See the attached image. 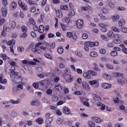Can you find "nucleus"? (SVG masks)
<instances>
[{"label":"nucleus","mask_w":127,"mask_h":127,"mask_svg":"<svg viewBox=\"0 0 127 127\" xmlns=\"http://www.w3.org/2000/svg\"><path fill=\"white\" fill-rule=\"evenodd\" d=\"M10 70L11 73L12 74L13 76L10 74V77L12 79V81L14 83H21L22 82V77L20 75H18V72H15L14 69Z\"/></svg>","instance_id":"obj_1"},{"label":"nucleus","mask_w":127,"mask_h":127,"mask_svg":"<svg viewBox=\"0 0 127 127\" xmlns=\"http://www.w3.org/2000/svg\"><path fill=\"white\" fill-rule=\"evenodd\" d=\"M20 102H21L20 99H17L16 101L11 99L9 101H3L2 105L4 106L6 109H8V108H12L13 107L11 104H13V105H18Z\"/></svg>","instance_id":"obj_2"},{"label":"nucleus","mask_w":127,"mask_h":127,"mask_svg":"<svg viewBox=\"0 0 127 127\" xmlns=\"http://www.w3.org/2000/svg\"><path fill=\"white\" fill-rule=\"evenodd\" d=\"M42 45V42L36 43L35 45V48L32 49L33 52H36L38 54H42L43 52L40 50V47Z\"/></svg>","instance_id":"obj_3"},{"label":"nucleus","mask_w":127,"mask_h":127,"mask_svg":"<svg viewBox=\"0 0 127 127\" xmlns=\"http://www.w3.org/2000/svg\"><path fill=\"white\" fill-rule=\"evenodd\" d=\"M64 77L65 79H68L70 82L73 81V77L71 76V71L69 68H65L64 70Z\"/></svg>","instance_id":"obj_4"},{"label":"nucleus","mask_w":127,"mask_h":127,"mask_svg":"<svg viewBox=\"0 0 127 127\" xmlns=\"http://www.w3.org/2000/svg\"><path fill=\"white\" fill-rule=\"evenodd\" d=\"M126 77L124 76V73H122V76L118 77L117 82L119 85H124L126 84Z\"/></svg>","instance_id":"obj_5"},{"label":"nucleus","mask_w":127,"mask_h":127,"mask_svg":"<svg viewBox=\"0 0 127 127\" xmlns=\"http://www.w3.org/2000/svg\"><path fill=\"white\" fill-rule=\"evenodd\" d=\"M114 43L120 44L122 42V35L120 34H115L114 36Z\"/></svg>","instance_id":"obj_6"},{"label":"nucleus","mask_w":127,"mask_h":127,"mask_svg":"<svg viewBox=\"0 0 127 127\" xmlns=\"http://www.w3.org/2000/svg\"><path fill=\"white\" fill-rule=\"evenodd\" d=\"M76 25L78 29H81V28H83L84 22L82 20L78 19L76 22Z\"/></svg>","instance_id":"obj_7"},{"label":"nucleus","mask_w":127,"mask_h":127,"mask_svg":"<svg viewBox=\"0 0 127 127\" xmlns=\"http://www.w3.org/2000/svg\"><path fill=\"white\" fill-rule=\"evenodd\" d=\"M40 49L42 52V51L43 52H48V51H49V52H52V50H51V49H49V46H47L46 47L41 46L40 47Z\"/></svg>","instance_id":"obj_8"},{"label":"nucleus","mask_w":127,"mask_h":127,"mask_svg":"<svg viewBox=\"0 0 127 127\" xmlns=\"http://www.w3.org/2000/svg\"><path fill=\"white\" fill-rule=\"evenodd\" d=\"M63 112L64 114H65V115H71V116L72 115V114L71 113V110H70V109L67 107H64L63 108Z\"/></svg>","instance_id":"obj_9"},{"label":"nucleus","mask_w":127,"mask_h":127,"mask_svg":"<svg viewBox=\"0 0 127 127\" xmlns=\"http://www.w3.org/2000/svg\"><path fill=\"white\" fill-rule=\"evenodd\" d=\"M1 13L3 17H6L7 15V8L6 7H2L1 8Z\"/></svg>","instance_id":"obj_10"},{"label":"nucleus","mask_w":127,"mask_h":127,"mask_svg":"<svg viewBox=\"0 0 127 127\" xmlns=\"http://www.w3.org/2000/svg\"><path fill=\"white\" fill-rule=\"evenodd\" d=\"M82 87L84 90H86L87 91H90V85H89V83L86 81L82 82Z\"/></svg>","instance_id":"obj_11"},{"label":"nucleus","mask_w":127,"mask_h":127,"mask_svg":"<svg viewBox=\"0 0 127 127\" xmlns=\"http://www.w3.org/2000/svg\"><path fill=\"white\" fill-rule=\"evenodd\" d=\"M17 7V3L15 1H12L10 4V8L12 10H15Z\"/></svg>","instance_id":"obj_12"},{"label":"nucleus","mask_w":127,"mask_h":127,"mask_svg":"<svg viewBox=\"0 0 127 127\" xmlns=\"http://www.w3.org/2000/svg\"><path fill=\"white\" fill-rule=\"evenodd\" d=\"M92 121L95 122V123H97V124H101L103 122V120L101 119V118L97 117H91Z\"/></svg>","instance_id":"obj_13"},{"label":"nucleus","mask_w":127,"mask_h":127,"mask_svg":"<svg viewBox=\"0 0 127 127\" xmlns=\"http://www.w3.org/2000/svg\"><path fill=\"white\" fill-rule=\"evenodd\" d=\"M101 87L103 89H111L112 88V84L108 83H102Z\"/></svg>","instance_id":"obj_14"},{"label":"nucleus","mask_w":127,"mask_h":127,"mask_svg":"<svg viewBox=\"0 0 127 127\" xmlns=\"http://www.w3.org/2000/svg\"><path fill=\"white\" fill-rule=\"evenodd\" d=\"M52 121H53V118L52 117L47 119L46 121V127H50V125L51 123H52Z\"/></svg>","instance_id":"obj_15"},{"label":"nucleus","mask_w":127,"mask_h":127,"mask_svg":"<svg viewBox=\"0 0 127 127\" xmlns=\"http://www.w3.org/2000/svg\"><path fill=\"white\" fill-rule=\"evenodd\" d=\"M32 106H40V102L38 100H34L31 102Z\"/></svg>","instance_id":"obj_16"},{"label":"nucleus","mask_w":127,"mask_h":127,"mask_svg":"<svg viewBox=\"0 0 127 127\" xmlns=\"http://www.w3.org/2000/svg\"><path fill=\"white\" fill-rule=\"evenodd\" d=\"M101 11L102 13H104V14H108V13H110V10L108 7H102Z\"/></svg>","instance_id":"obj_17"},{"label":"nucleus","mask_w":127,"mask_h":127,"mask_svg":"<svg viewBox=\"0 0 127 127\" xmlns=\"http://www.w3.org/2000/svg\"><path fill=\"white\" fill-rule=\"evenodd\" d=\"M119 47H121V48H122V51L124 53H125V54H127V48H126L124 44H121L119 45Z\"/></svg>","instance_id":"obj_18"},{"label":"nucleus","mask_w":127,"mask_h":127,"mask_svg":"<svg viewBox=\"0 0 127 127\" xmlns=\"http://www.w3.org/2000/svg\"><path fill=\"white\" fill-rule=\"evenodd\" d=\"M107 36L109 38H114L115 37V34L114 33V32L112 30H109L107 32Z\"/></svg>","instance_id":"obj_19"},{"label":"nucleus","mask_w":127,"mask_h":127,"mask_svg":"<svg viewBox=\"0 0 127 127\" xmlns=\"http://www.w3.org/2000/svg\"><path fill=\"white\" fill-rule=\"evenodd\" d=\"M112 75L113 77H114V78H117V77L119 78V77H121V76H123V73L120 72H113L112 74Z\"/></svg>","instance_id":"obj_20"},{"label":"nucleus","mask_w":127,"mask_h":127,"mask_svg":"<svg viewBox=\"0 0 127 127\" xmlns=\"http://www.w3.org/2000/svg\"><path fill=\"white\" fill-rule=\"evenodd\" d=\"M92 97L95 101H97L98 102L101 101V97H100V96L97 94H93Z\"/></svg>","instance_id":"obj_21"},{"label":"nucleus","mask_w":127,"mask_h":127,"mask_svg":"<svg viewBox=\"0 0 127 127\" xmlns=\"http://www.w3.org/2000/svg\"><path fill=\"white\" fill-rule=\"evenodd\" d=\"M87 72L88 74L89 75H91V76H97V75H98V73H97L96 71H95L94 70H88Z\"/></svg>","instance_id":"obj_22"},{"label":"nucleus","mask_w":127,"mask_h":127,"mask_svg":"<svg viewBox=\"0 0 127 127\" xmlns=\"http://www.w3.org/2000/svg\"><path fill=\"white\" fill-rule=\"evenodd\" d=\"M108 5L110 8H112V9H114V8H116V4L112 1H110L108 3Z\"/></svg>","instance_id":"obj_23"},{"label":"nucleus","mask_w":127,"mask_h":127,"mask_svg":"<svg viewBox=\"0 0 127 127\" xmlns=\"http://www.w3.org/2000/svg\"><path fill=\"white\" fill-rule=\"evenodd\" d=\"M7 45L13 46V45H14L15 44V40L12 39L9 41H8L6 43Z\"/></svg>","instance_id":"obj_24"},{"label":"nucleus","mask_w":127,"mask_h":127,"mask_svg":"<svg viewBox=\"0 0 127 127\" xmlns=\"http://www.w3.org/2000/svg\"><path fill=\"white\" fill-rule=\"evenodd\" d=\"M81 10H84V11H88V10H90L91 6L88 5L87 6H82L81 7Z\"/></svg>","instance_id":"obj_25"},{"label":"nucleus","mask_w":127,"mask_h":127,"mask_svg":"<svg viewBox=\"0 0 127 127\" xmlns=\"http://www.w3.org/2000/svg\"><path fill=\"white\" fill-rule=\"evenodd\" d=\"M57 15H58L59 17L61 18L63 16V13H62V11L60 9H58L56 10Z\"/></svg>","instance_id":"obj_26"},{"label":"nucleus","mask_w":127,"mask_h":127,"mask_svg":"<svg viewBox=\"0 0 127 127\" xmlns=\"http://www.w3.org/2000/svg\"><path fill=\"white\" fill-rule=\"evenodd\" d=\"M75 11H74V10H71L68 11L67 16H69V17H72V16H74L75 15Z\"/></svg>","instance_id":"obj_27"},{"label":"nucleus","mask_w":127,"mask_h":127,"mask_svg":"<svg viewBox=\"0 0 127 127\" xmlns=\"http://www.w3.org/2000/svg\"><path fill=\"white\" fill-rule=\"evenodd\" d=\"M111 18L113 21H117V20H119V19H120V15H113L111 17Z\"/></svg>","instance_id":"obj_28"},{"label":"nucleus","mask_w":127,"mask_h":127,"mask_svg":"<svg viewBox=\"0 0 127 127\" xmlns=\"http://www.w3.org/2000/svg\"><path fill=\"white\" fill-rule=\"evenodd\" d=\"M85 45H87L89 47H94L95 46L94 43L92 42H86Z\"/></svg>","instance_id":"obj_29"},{"label":"nucleus","mask_w":127,"mask_h":127,"mask_svg":"<svg viewBox=\"0 0 127 127\" xmlns=\"http://www.w3.org/2000/svg\"><path fill=\"white\" fill-rule=\"evenodd\" d=\"M36 122L38 123V124H39V125H42L43 123H44V121L43 120V118L40 117L38 118L36 120Z\"/></svg>","instance_id":"obj_30"},{"label":"nucleus","mask_w":127,"mask_h":127,"mask_svg":"<svg viewBox=\"0 0 127 127\" xmlns=\"http://www.w3.org/2000/svg\"><path fill=\"white\" fill-rule=\"evenodd\" d=\"M111 30L112 31H114V32H121V30L118 27L113 26L111 28Z\"/></svg>","instance_id":"obj_31"},{"label":"nucleus","mask_w":127,"mask_h":127,"mask_svg":"<svg viewBox=\"0 0 127 127\" xmlns=\"http://www.w3.org/2000/svg\"><path fill=\"white\" fill-rule=\"evenodd\" d=\"M44 29H45L44 26L42 25H40L38 31L39 33H43L44 32Z\"/></svg>","instance_id":"obj_32"},{"label":"nucleus","mask_w":127,"mask_h":127,"mask_svg":"<svg viewBox=\"0 0 127 127\" xmlns=\"http://www.w3.org/2000/svg\"><path fill=\"white\" fill-rule=\"evenodd\" d=\"M74 54L76 55V56H78V57H82V56H83V53L80 51H75Z\"/></svg>","instance_id":"obj_33"},{"label":"nucleus","mask_w":127,"mask_h":127,"mask_svg":"<svg viewBox=\"0 0 127 127\" xmlns=\"http://www.w3.org/2000/svg\"><path fill=\"white\" fill-rule=\"evenodd\" d=\"M93 66H94V70H95V71H97V72H101V69L98 68V64H97L94 63L93 64Z\"/></svg>","instance_id":"obj_34"},{"label":"nucleus","mask_w":127,"mask_h":127,"mask_svg":"<svg viewBox=\"0 0 127 127\" xmlns=\"http://www.w3.org/2000/svg\"><path fill=\"white\" fill-rule=\"evenodd\" d=\"M88 125L89 127H95L96 126L95 123L92 121H88Z\"/></svg>","instance_id":"obj_35"},{"label":"nucleus","mask_w":127,"mask_h":127,"mask_svg":"<svg viewBox=\"0 0 127 127\" xmlns=\"http://www.w3.org/2000/svg\"><path fill=\"white\" fill-rule=\"evenodd\" d=\"M61 9H64V10H68L69 7L67 5H61Z\"/></svg>","instance_id":"obj_36"},{"label":"nucleus","mask_w":127,"mask_h":127,"mask_svg":"<svg viewBox=\"0 0 127 127\" xmlns=\"http://www.w3.org/2000/svg\"><path fill=\"white\" fill-rule=\"evenodd\" d=\"M58 52L59 54H62L63 52H64V50L63 49V47H60L58 49Z\"/></svg>","instance_id":"obj_37"},{"label":"nucleus","mask_w":127,"mask_h":127,"mask_svg":"<svg viewBox=\"0 0 127 127\" xmlns=\"http://www.w3.org/2000/svg\"><path fill=\"white\" fill-rule=\"evenodd\" d=\"M3 28V30H6V31L8 32H9L10 30H11V28L8 27V26H6V25H4Z\"/></svg>","instance_id":"obj_38"},{"label":"nucleus","mask_w":127,"mask_h":127,"mask_svg":"<svg viewBox=\"0 0 127 127\" xmlns=\"http://www.w3.org/2000/svg\"><path fill=\"white\" fill-rule=\"evenodd\" d=\"M0 57L1 58H2L3 60H6V59H9V57H7L5 54H1L0 55Z\"/></svg>","instance_id":"obj_39"},{"label":"nucleus","mask_w":127,"mask_h":127,"mask_svg":"<svg viewBox=\"0 0 127 127\" xmlns=\"http://www.w3.org/2000/svg\"><path fill=\"white\" fill-rule=\"evenodd\" d=\"M125 23H126L125 19H122L119 21V24L120 26H123Z\"/></svg>","instance_id":"obj_40"},{"label":"nucleus","mask_w":127,"mask_h":127,"mask_svg":"<svg viewBox=\"0 0 127 127\" xmlns=\"http://www.w3.org/2000/svg\"><path fill=\"white\" fill-rule=\"evenodd\" d=\"M97 56L98 54L96 52H91L90 53V56H91V57H97Z\"/></svg>","instance_id":"obj_41"},{"label":"nucleus","mask_w":127,"mask_h":127,"mask_svg":"<svg viewBox=\"0 0 127 127\" xmlns=\"http://www.w3.org/2000/svg\"><path fill=\"white\" fill-rule=\"evenodd\" d=\"M55 88L58 91H60V89L62 90L63 89V87L61 85L57 84V85H56Z\"/></svg>","instance_id":"obj_42"},{"label":"nucleus","mask_w":127,"mask_h":127,"mask_svg":"<svg viewBox=\"0 0 127 127\" xmlns=\"http://www.w3.org/2000/svg\"><path fill=\"white\" fill-rule=\"evenodd\" d=\"M20 7L23 9V10H27V5L25 4V3H23L20 6Z\"/></svg>","instance_id":"obj_43"},{"label":"nucleus","mask_w":127,"mask_h":127,"mask_svg":"<svg viewBox=\"0 0 127 127\" xmlns=\"http://www.w3.org/2000/svg\"><path fill=\"white\" fill-rule=\"evenodd\" d=\"M103 77H104L105 78H107L108 79V80H111V76H110L109 74L106 73H104L102 74Z\"/></svg>","instance_id":"obj_44"},{"label":"nucleus","mask_w":127,"mask_h":127,"mask_svg":"<svg viewBox=\"0 0 127 127\" xmlns=\"http://www.w3.org/2000/svg\"><path fill=\"white\" fill-rule=\"evenodd\" d=\"M63 122H64V120L61 118H59L57 121V124L58 125H62L63 124Z\"/></svg>","instance_id":"obj_45"},{"label":"nucleus","mask_w":127,"mask_h":127,"mask_svg":"<svg viewBox=\"0 0 127 127\" xmlns=\"http://www.w3.org/2000/svg\"><path fill=\"white\" fill-rule=\"evenodd\" d=\"M17 50L19 53H21V52H23L24 51V48L23 47H18L17 48Z\"/></svg>","instance_id":"obj_46"},{"label":"nucleus","mask_w":127,"mask_h":127,"mask_svg":"<svg viewBox=\"0 0 127 127\" xmlns=\"http://www.w3.org/2000/svg\"><path fill=\"white\" fill-rule=\"evenodd\" d=\"M97 83H98V80H94L89 81V84L90 85H97Z\"/></svg>","instance_id":"obj_47"},{"label":"nucleus","mask_w":127,"mask_h":127,"mask_svg":"<svg viewBox=\"0 0 127 127\" xmlns=\"http://www.w3.org/2000/svg\"><path fill=\"white\" fill-rule=\"evenodd\" d=\"M44 56L46 58H47V59H50V60L52 59V56L49 54L46 53L45 54Z\"/></svg>","instance_id":"obj_48"},{"label":"nucleus","mask_w":127,"mask_h":127,"mask_svg":"<svg viewBox=\"0 0 127 127\" xmlns=\"http://www.w3.org/2000/svg\"><path fill=\"white\" fill-rule=\"evenodd\" d=\"M111 56H113V57H116V56H118V52L116 51H113L111 52Z\"/></svg>","instance_id":"obj_49"},{"label":"nucleus","mask_w":127,"mask_h":127,"mask_svg":"<svg viewBox=\"0 0 127 127\" xmlns=\"http://www.w3.org/2000/svg\"><path fill=\"white\" fill-rule=\"evenodd\" d=\"M99 16L101 18V20H106V19H107V17L101 13L99 14Z\"/></svg>","instance_id":"obj_50"},{"label":"nucleus","mask_w":127,"mask_h":127,"mask_svg":"<svg viewBox=\"0 0 127 127\" xmlns=\"http://www.w3.org/2000/svg\"><path fill=\"white\" fill-rule=\"evenodd\" d=\"M6 79H2V77L0 76V83L1 84H5V83H6Z\"/></svg>","instance_id":"obj_51"},{"label":"nucleus","mask_w":127,"mask_h":127,"mask_svg":"<svg viewBox=\"0 0 127 127\" xmlns=\"http://www.w3.org/2000/svg\"><path fill=\"white\" fill-rule=\"evenodd\" d=\"M83 76L84 78H86V79H90V78H91V75H90V74L87 72L83 73Z\"/></svg>","instance_id":"obj_52"},{"label":"nucleus","mask_w":127,"mask_h":127,"mask_svg":"<svg viewBox=\"0 0 127 127\" xmlns=\"http://www.w3.org/2000/svg\"><path fill=\"white\" fill-rule=\"evenodd\" d=\"M29 23L30 24H32V25H35L36 22H35V20H34L33 18H31L29 20Z\"/></svg>","instance_id":"obj_53"},{"label":"nucleus","mask_w":127,"mask_h":127,"mask_svg":"<svg viewBox=\"0 0 127 127\" xmlns=\"http://www.w3.org/2000/svg\"><path fill=\"white\" fill-rule=\"evenodd\" d=\"M11 27L12 29L15 28V26H16V24L14 21H12L10 23Z\"/></svg>","instance_id":"obj_54"},{"label":"nucleus","mask_w":127,"mask_h":127,"mask_svg":"<svg viewBox=\"0 0 127 127\" xmlns=\"http://www.w3.org/2000/svg\"><path fill=\"white\" fill-rule=\"evenodd\" d=\"M59 98L57 96H53L52 100L53 102H58Z\"/></svg>","instance_id":"obj_55"},{"label":"nucleus","mask_w":127,"mask_h":127,"mask_svg":"<svg viewBox=\"0 0 127 127\" xmlns=\"http://www.w3.org/2000/svg\"><path fill=\"white\" fill-rule=\"evenodd\" d=\"M5 23V19H4V18L0 19V26H1V25H3Z\"/></svg>","instance_id":"obj_56"},{"label":"nucleus","mask_w":127,"mask_h":127,"mask_svg":"<svg viewBox=\"0 0 127 127\" xmlns=\"http://www.w3.org/2000/svg\"><path fill=\"white\" fill-rule=\"evenodd\" d=\"M36 70L38 71V72H42L43 71V68L42 66H38L37 67H36Z\"/></svg>","instance_id":"obj_57"},{"label":"nucleus","mask_w":127,"mask_h":127,"mask_svg":"<svg viewBox=\"0 0 127 127\" xmlns=\"http://www.w3.org/2000/svg\"><path fill=\"white\" fill-rule=\"evenodd\" d=\"M21 30L23 32H26V31H27V27L25 26H22L21 27Z\"/></svg>","instance_id":"obj_58"},{"label":"nucleus","mask_w":127,"mask_h":127,"mask_svg":"<svg viewBox=\"0 0 127 127\" xmlns=\"http://www.w3.org/2000/svg\"><path fill=\"white\" fill-rule=\"evenodd\" d=\"M72 36H73V34H72V32H68L66 33V36H67L68 38H72Z\"/></svg>","instance_id":"obj_59"},{"label":"nucleus","mask_w":127,"mask_h":127,"mask_svg":"<svg viewBox=\"0 0 127 127\" xmlns=\"http://www.w3.org/2000/svg\"><path fill=\"white\" fill-rule=\"evenodd\" d=\"M99 52L101 54H106V51L105 49H100Z\"/></svg>","instance_id":"obj_60"},{"label":"nucleus","mask_w":127,"mask_h":127,"mask_svg":"<svg viewBox=\"0 0 127 127\" xmlns=\"http://www.w3.org/2000/svg\"><path fill=\"white\" fill-rule=\"evenodd\" d=\"M33 87H34V88H35V89H37V88H38V87H39V84L38 83V82H35L33 84Z\"/></svg>","instance_id":"obj_61"},{"label":"nucleus","mask_w":127,"mask_h":127,"mask_svg":"<svg viewBox=\"0 0 127 127\" xmlns=\"http://www.w3.org/2000/svg\"><path fill=\"white\" fill-rule=\"evenodd\" d=\"M10 65L11 67H13V68H14L16 66V63H15V62H12L10 63Z\"/></svg>","instance_id":"obj_62"},{"label":"nucleus","mask_w":127,"mask_h":127,"mask_svg":"<svg viewBox=\"0 0 127 127\" xmlns=\"http://www.w3.org/2000/svg\"><path fill=\"white\" fill-rule=\"evenodd\" d=\"M30 11L31 12H35L36 11V7L35 6H32L30 8Z\"/></svg>","instance_id":"obj_63"},{"label":"nucleus","mask_w":127,"mask_h":127,"mask_svg":"<svg viewBox=\"0 0 127 127\" xmlns=\"http://www.w3.org/2000/svg\"><path fill=\"white\" fill-rule=\"evenodd\" d=\"M64 20H65L66 23H69L70 22V20H71L69 19V17H65Z\"/></svg>","instance_id":"obj_64"}]
</instances>
